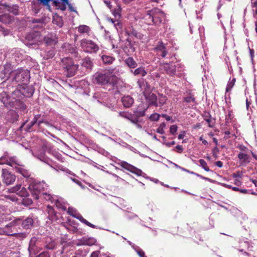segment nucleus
<instances>
[{
    "label": "nucleus",
    "mask_w": 257,
    "mask_h": 257,
    "mask_svg": "<svg viewBox=\"0 0 257 257\" xmlns=\"http://www.w3.org/2000/svg\"><path fill=\"white\" fill-rule=\"evenodd\" d=\"M93 77L94 83L104 87L110 86L113 88L118 81V79L115 75L106 72H97Z\"/></svg>",
    "instance_id": "1"
},
{
    "label": "nucleus",
    "mask_w": 257,
    "mask_h": 257,
    "mask_svg": "<svg viewBox=\"0 0 257 257\" xmlns=\"http://www.w3.org/2000/svg\"><path fill=\"white\" fill-rule=\"evenodd\" d=\"M61 67L67 77H71L74 76L78 69L79 65L75 64L70 57H64L61 59Z\"/></svg>",
    "instance_id": "2"
},
{
    "label": "nucleus",
    "mask_w": 257,
    "mask_h": 257,
    "mask_svg": "<svg viewBox=\"0 0 257 257\" xmlns=\"http://www.w3.org/2000/svg\"><path fill=\"white\" fill-rule=\"evenodd\" d=\"M2 101L5 106L8 108H15L22 112L27 108V106L24 102L15 98L10 99L7 97L6 99L4 97Z\"/></svg>",
    "instance_id": "3"
},
{
    "label": "nucleus",
    "mask_w": 257,
    "mask_h": 257,
    "mask_svg": "<svg viewBox=\"0 0 257 257\" xmlns=\"http://www.w3.org/2000/svg\"><path fill=\"white\" fill-rule=\"evenodd\" d=\"M13 75H14L13 81L22 84L27 83L30 78V72L27 70L17 69L13 72Z\"/></svg>",
    "instance_id": "4"
},
{
    "label": "nucleus",
    "mask_w": 257,
    "mask_h": 257,
    "mask_svg": "<svg viewBox=\"0 0 257 257\" xmlns=\"http://www.w3.org/2000/svg\"><path fill=\"white\" fill-rule=\"evenodd\" d=\"M80 47L86 53H96L99 49L98 46L93 41L86 39H83L80 41Z\"/></svg>",
    "instance_id": "5"
},
{
    "label": "nucleus",
    "mask_w": 257,
    "mask_h": 257,
    "mask_svg": "<svg viewBox=\"0 0 257 257\" xmlns=\"http://www.w3.org/2000/svg\"><path fill=\"white\" fill-rule=\"evenodd\" d=\"M34 92V87L32 85H28L27 83H26L21 85L19 89L14 91V94H22L27 97H31L33 96Z\"/></svg>",
    "instance_id": "6"
},
{
    "label": "nucleus",
    "mask_w": 257,
    "mask_h": 257,
    "mask_svg": "<svg viewBox=\"0 0 257 257\" xmlns=\"http://www.w3.org/2000/svg\"><path fill=\"white\" fill-rule=\"evenodd\" d=\"M28 189L35 199H38L40 197H41V195L44 193L43 192L44 187L40 183H34L32 182L29 185Z\"/></svg>",
    "instance_id": "7"
},
{
    "label": "nucleus",
    "mask_w": 257,
    "mask_h": 257,
    "mask_svg": "<svg viewBox=\"0 0 257 257\" xmlns=\"http://www.w3.org/2000/svg\"><path fill=\"white\" fill-rule=\"evenodd\" d=\"M68 213L72 216V217L77 218L80 221L82 222L83 223L86 224V225L92 228H95L96 226L92 224L90 222H88L85 219H84L83 216L75 210L73 209L72 208L69 207L67 211Z\"/></svg>",
    "instance_id": "8"
},
{
    "label": "nucleus",
    "mask_w": 257,
    "mask_h": 257,
    "mask_svg": "<svg viewBox=\"0 0 257 257\" xmlns=\"http://www.w3.org/2000/svg\"><path fill=\"white\" fill-rule=\"evenodd\" d=\"M117 164L124 169L134 173L138 176L141 175L142 171L141 170L136 168L134 166L124 161H120L117 163Z\"/></svg>",
    "instance_id": "9"
},
{
    "label": "nucleus",
    "mask_w": 257,
    "mask_h": 257,
    "mask_svg": "<svg viewBox=\"0 0 257 257\" xmlns=\"http://www.w3.org/2000/svg\"><path fill=\"white\" fill-rule=\"evenodd\" d=\"M3 182L7 185L12 184L16 180V176L6 169H2Z\"/></svg>",
    "instance_id": "10"
},
{
    "label": "nucleus",
    "mask_w": 257,
    "mask_h": 257,
    "mask_svg": "<svg viewBox=\"0 0 257 257\" xmlns=\"http://www.w3.org/2000/svg\"><path fill=\"white\" fill-rule=\"evenodd\" d=\"M150 13L154 18V24L156 25L161 24L165 16L164 13L157 8L151 10Z\"/></svg>",
    "instance_id": "11"
},
{
    "label": "nucleus",
    "mask_w": 257,
    "mask_h": 257,
    "mask_svg": "<svg viewBox=\"0 0 257 257\" xmlns=\"http://www.w3.org/2000/svg\"><path fill=\"white\" fill-rule=\"evenodd\" d=\"M10 193H15L21 197H28L29 195L27 190L21 184H17L15 186L9 189Z\"/></svg>",
    "instance_id": "12"
},
{
    "label": "nucleus",
    "mask_w": 257,
    "mask_h": 257,
    "mask_svg": "<svg viewBox=\"0 0 257 257\" xmlns=\"http://www.w3.org/2000/svg\"><path fill=\"white\" fill-rule=\"evenodd\" d=\"M154 49L158 56L163 58L165 57L168 54L166 45L161 41L158 43Z\"/></svg>",
    "instance_id": "13"
},
{
    "label": "nucleus",
    "mask_w": 257,
    "mask_h": 257,
    "mask_svg": "<svg viewBox=\"0 0 257 257\" xmlns=\"http://www.w3.org/2000/svg\"><path fill=\"white\" fill-rule=\"evenodd\" d=\"M46 210L48 214V218L50 220H51L52 221H54L58 220L59 215L55 211L53 207L49 205H48Z\"/></svg>",
    "instance_id": "14"
},
{
    "label": "nucleus",
    "mask_w": 257,
    "mask_h": 257,
    "mask_svg": "<svg viewBox=\"0 0 257 257\" xmlns=\"http://www.w3.org/2000/svg\"><path fill=\"white\" fill-rule=\"evenodd\" d=\"M237 158L239 160V163L240 166H246L247 164L249 163L251 161L250 157L244 153L240 152L237 155Z\"/></svg>",
    "instance_id": "15"
},
{
    "label": "nucleus",
    "mask_w": 257,
    "mask_h": 257,
    "mask_svg": "<svg viewBox=\"0 0 257 257\" xmlns=\"http://www.w3.org/2000/svg\"><path fill=\"white\" fill-rule=\"evenodd\" d=\"M163 69L167 74L170 76H174L175 75L176 71V66L172 63H164Z\"/></svg>",
    "instance_id": "16"
},
{
    "label": "nucleus",
    "mask_w": 257,
    "mask_h": 257,
    "mask_svg": "<svg viewBox=\"0 0 257 257\" xmlns=\"http://www.w3.org/2000/svg\"><path fill=\"white\" fill-rule=\"evenodd\" d=\"M145 96L149 106H158V103L157 102V97L156 94L149 93L147 94H145Z\"/></svg>",
    "instance_id": "17"
},
{
    "label": "nucleus",
    "mask_w": 257,
    "mask_h": 257,
    "mask_svg": "<svg viewBox=\"0 0 257 257\" xmlns=\"http://www.w3.org/2000/svg\"><path fill=\"white\" fill-rule=\"evenodd\" d=\"M44 41L47 46L51 47L54 46L58 43L57 38L56 35L45 36L44 38Z\"/></svg>",
    "instance_id": "18"
},
{
    "label": "nucleus",
    "mask_w": 257,
    "mask_h": 257,
    "mask_svg": "<svg viewBox=\"0 0 257 257\" xmlns=\"http://www.w3.org/2000/svg\"><path fill=\"white\" fill-rule=\"evenodd\" d=\"M81 65L82 67H84L89 72L91 70L93 63L90 57H86L82 60Z\"/></svg>",
    "instance_id": "19"
},
{
    "label": "nucleus",
    "mask_w": 257,
    "mask_h": 257,
    "mask_svg": "<svg viewBox=\"0 0 257 257\" xmlns=\"http://www.w3.org/2000/svg\"><path fill=\"white\" fill-rule=\"evenodd\" d=\"M96 243V239L93 237H83L80 240V242L78 245H85L91 246Z\"/></svg>",
    "instance_id": "20"
},
{
    "label": "nucleus",
    "mask_w": 257,
    "mask_h": 257,
    "mask_svg": "<svg viewBox=\"0 0 257 257\" xmlns=\"http://www.w3.org/2000/svg\"><path fill=\"white\" fill-rule=\"evenodd\" d=\"M16 171L17 173L21 174L24 177L26 178H29L32 179V178L31 177V174L29 170L26 169L23 167H21L20 165L16 168Z\"/></svg>",
    "instance_id": "21"
},
{
    "label": "nucleus",
    "mask_w": 257,
    "mask_h": 257,
    "mask_svg": "<svg viewBox=\"0 0 257 257\" xmlns=\"http://www.w3.org/2000/svg\"><path fill=\"white\" fill-rule=\"evenodd\" d=\"M121 101L124 107L129 108L134 103V99L129 95L124 96L121 98Z\"/></svg>",
    "instance_id": "22"
},
{
    "label": "nucleus",
    "mask_w": 257,
    "mask_h": 257,
    "mask_svg": "<svg viewBox=\"0 0 257 257\" xmlns=\"http://www.w3.org/2000/svg\"><path fill=\"white\" fill-rule=\"evenodd\" d=\"M39 242L40 241L36 237H32L30 240L29 247V249L30 251H35L36 250V248L39 245Z\"/></svg>",
    "instance_id": "23"
},
{
    "label": "nucleus",
    "mask_w": 257,
    "mask_h": 257,
    "mask_svg": "<svg viewBox=\"0 0 257 257\" xmlns=\"http://www.w3.org/2000/svg\"><path fill=\"white\" fill-rule=\"evenodd\" d=\"M8 165L13 167L15 170L20 166L18 160L16 157H8Z\"/></svg>",
    "instance_id": "24"
},
{
    "label": "nucleus",
    "mask_w": 257,
    "mask_h": 257,
    "mask_svg": "<svg viewBox=\"0 0 257 257\" xmlns=\"http://www.w3.org/2000/svg\"><path fill=\"white\" fill-rule=\"evenodd\" d=\"M183 101L187 103H195L196 104V98L194 95L191 92H189L187 96H185L183 98Z\"/></svg>",
    "instance_id": "25"
},
{
    "label": "nucleus",
    "mask_w": 257,
    "mask_h": 257,
    "mask_svg": "<svg viewBox=\"0 0 257 257\" xmlns=\"http://www.w3.org/2000/svg\"><path fill=\"white\" fill-rule=\"evenodd\" d=\"M124 62L125 64L130 68H135L137 66V62L132 57H129L127 58L124 60Z\"/></svg>",
    "instance_id": "26"
},
{
    "label": "nucleus",
    "mask_w": 257,
    "mask_h": 257,
    "mask_svg": "<svg viewBox=\"0 0 257 257\" xmlns=\"http://www.w3.org/2000/svg\"><path fill=\"white\" fill-rule=\"evenodd\" d=\"M132 72H133V74L135 75H140L142 77L145 76L147 74V72L144 67H140L136 69L134 71L132 70Z\"/></svg>",
    "instance_id": "27"
},
{
    "label": "nucleus",
    "mask_w": 257,
    "mask_h": 257,
    "mask_svg": "<svg viewBox=\"0 0 257 257\" xmlns=\"http://www.w3.org/2000/svg\"><path fill=\"white\" fill-rule=\"evenodd\" d=\"M90 28L86 25H80L78 27V32L81 34H86L89 35L90 32Z\"/></svg>",
    "instance_id": "28"
},
{
    "label": "nucleus",
    "mask_w": 257,
    "mask_h": 257,
    "mask_svg": "<svg viewBox=\"0 0 257 257\" xmlns=\"http://www.w3.org/2000/svg\"><path fill=\"white\" fill-rule=\"evenodd\" d=\"M131 122L134 123V124L136 125V126L139 128H142V126L141 124H139V116L136 115L134 114H131L129 118L128 119Z\"/></svg>",
    "instance_id": "29"
},
{
    "label": "nucleus",
    "mask_w": 257,
    "mask_h": 257,
    "mask_svg": "<svg viewBox=\"0 0 257 257\" xmlns=\"http://www.w3.org/2000/svg\"><path fill=\"white\" fill-rule=\"evenodd\" d=\"M0 22L4 24H9L12 22L11 17L7 14L0 15Z\"/></svg>",
    "instance_id": "30"
},
{
    "label": "nucleus",
    "mask_w": 257,
    "mask_h": 257,
    "mask_svg": "<svg viewBox=\"0 0 257 257\" xmlns=\"http://www.w3.org/2000/svg\"><path fill=\"white\" fill-rule=\"evenodd\" d=\"M33 219L31 218H27L22 221V226L25 229H28L32 225Z\"/></svg>",
    "instance_id": "31"
},
{
    "label": "nucleus",
    "mask_w": 257,
    "mask_h": 257,
    "mask_svg": "<svg viewBox=\"0 0 257 257\" xmlns=\"http://www.w3.org/2000/svg\"><path fill=\"white\" fill-rule=\"evenodd\" d=\"M103 62L105 64L109 65L113 63L115 60V58L113 57L108 56V55H102L101 57Z\"/></svg>",
    "instance_id": "32"
},
{
    "label": "nucleus",
    "mask_w": 257,
    "mask_h": 257,
    "mask_svg": "<svg viewBox=\"0 0 257 257\" xmlns=\"http://www.w3.org/2000/svg\"><path fill=\"white\" fill-rule=\"evenodd\" d=\"M150 12V10L147 12V14L144 16V19L147 24L150 25L152 23H153L154 24V18Z\"/></svg>",
    "instance_id": "33"
},
{
    "label": "nucleus",
    "mask_w": 257,
    "mask_h": 257,
    "mask_svg": "<svg viewBox=\"0 0 257 257\" xmlns=\"http://www.w3.org/2000/svg\"><path fill=\"white\" fill-rule=\"evenodd\" d=\"M40 117V115H36L34 117L32 121H31V122L28 125V127L29 130H30L31 127L34 126L35 124L38 123V119Z\"/></svg>",
    "instance_id": "34"
},
{
    "label": "nucleus",
    "mask_w": 257,
    "mask_h": 257,
    "mask_svg": "<svg viewBox=\"0 0 257 257\" xmlns=\"http://www.w3.org/2000/svg\"><path fill=\"white\" fill-rule=\"evenodd\" d=\"M200 166L206 172L210 171L209 168L207 166V163L203 159L199 160Z\"/></svg>",
    "instance_id": "35"
},
{
    "label": "nucleus",
    "mask_w": 257,
    "mask_h": 257,
    "mask_svg": "<svg viewBox=\"0 0 257 257\" xmlns=\"http://www.w3.org/2000/svg\"><path fill=\"white\" fill-rule=\"evenodd\" d=\"M236 81L235 78H233L232 80H230L228 84L227 85L226 88V91L228 92L231 90L232 88L234 86L235 82Z\"/></svg>",
    "instance_id": "36"
},
{
    "label": "nucleus",
    "mask_w": 257,
    "mask_h": 257,
    "mask_svg": "<svg viewBox=\"0 0 257 257\" xmlns=\"http://www.w3.org/2000/svg\"><path fill=\"white\" fill-rule=\"evenodd\" d=\"M22 200L21 203L22 204L28 206L31 205L33 203V201L31 199L27 198V197H24Z\"/></svg>",
    "instance_id": "37"
},
{
    "label": "nucleus",
    "mask_w": 257,
    "mask_h": 257,
    "mask_svg": "<svg viewBox=\"0 0 257 257\" xmlns=\"http://www.w3.org/2000/svg\"><path fill=\"white\" fill-rule=\"evenodd\" d=\"M166 125L165 122H162V123H161L157 129V133L160 134H164L165 133L164 129L166 127Z\"/></svg>",
    "instance_id": "38"
},
{
    "label": "nucleus",
    "mask_w": 257,
    "mask_h": 257,
    "mask_svg": "<svg viewBox=\"0 0 257 257\" xmlns=\"http://www.w3.org/2000/svg\"><path fill=\"white\" fill-rule=\"evenodd\" d=\"M111 21L114 24V26L117 31L122 29V24L120 22L118 21H113L112 19H111Z\"/></svg>",
    "instance_id": "39"
},
{
    "label": "nucleus",
    "mask_w": 257,
    "mask_h": 257,
    "mask_svg": "<svg viewBox=\"0 0 257 257\" xmlns=\"http://www.w3.org/2000/svg\"><path fill=\"white\" fill-rule=\"evenodd\" d=\"M160 116V115L159 114L157 113H154L150 115L149 119L151 121H158L159 119Z\"/></svg>",
    "instance_id": "40"
},
{
    "label": "nucleus",
    "mask_w": 257,
    "mask_h": 257,
    "mask_svg": "<svg viewBox=\"0 0 257 257\" xmlns=\"http://www.w3.org/2000/svg\"><path fill=\"white\" fill-rule=\"evenodd\" d=\"M56 243L54 241H51L48 243H47L45 245L46 248L48 249H53L55 247Z\"/></svg>",
    "instance_id": "41"
},
{
    "label": "nucleus",
    "mask_w": 257,
    "mask_h": 257,
    "mask_svg": "<svg viewBox=\"0 0 257 257\" xmlns=\"http://www.w3.org/2000/svg\"><path fill=\"white\" fill-rule=\"evenodd\" d=\"M0 164L8 165V157L3 156L0 158Z\"/></svg>",
    "instance_id": "42"
},
{
    "label": "nucleus",
    "mask_w": 257,
    "mask_h": 257,
    "mask_svg": "<svg viewBox=\"0 0 257 257\" xmlns=\"http://www.w3.org/2000/svg\"><path fill=\"white\" fill-rule=\"evenodd\" d=\"M41 198H43L48 201H51V199L52 197L50 194H47V193H44L43 194H42V195H41Z\"/></svg>",
    "instance_id": "43"
},
{
    "label": "nucleus",
    "mask_w": 257,
    "mask_h": 257,
    "mask_svg": "<svg viewBox=\"0 0 257 257\" xmlns=\"http://www.w3.org/2000/svg\"><path fill=\"white\" fill-rule=\"evenodd\" d=\"M177 126L175 124L172 125L170 127V133L174 135L177 131Z\"/></svg>",
    "instance_id": "44"
},
{
    "label": "nucleus",
    "mask_w": 257,
    "mask_h": 257,
    "mask_svg": "<svg viewBox=\"0 0 257 257\" xmlns=\"http://www.w3.org/2000/svg\"><path fill=\"white\" fill-rule=\"evenodd\" d=\"M71 53L73 54V56L76 58L79 59L81 58V56H80L78 52L76 51L74 48H73L72 51L71 52Z\"/></svg>",
    "instance_id": "45"
},
{
    "label": "nucleus",
    "mask_w": 257,
    "mask_h": 257,
    "mask_svg": "<svg viewBox=\"0 0 257 257\" xmlns=\"http://www.w3.org/2000/svg\"><path fill=\"white\" fill-rule=\"evenodd\" d=\"M131 114V113H127L125 112H120L119 113V116H120L122 117L125 118L127 119L129 118V117Z\"/></svg>",
    "instance_id": "46"
},
{
    "label": "nucleus",
    "mask_w": 257,
    "mask_h": 257,
    "mask_svg": "<svg viewBox=\"0 0 257 257\" xmlns=\"http://www.w3.org/2000/svg\"><path fill=\"white\" fill-rule=\"evenodd\" d=\"M242 176V172L237 171L236 173H234L232 174V177L234 178H241Z\"/></svg>",
    "instance_id": "47"
},
{
    "label": "nucleus",
    "mask_w": 257,
    "mask_h": 257,
    "mask_svg": "<svg viewBox=\"0 0 257 257\" xmlns=\"http://www.w3.org/2000/svg\"><path fill=\"white\" fill-rule=\"evenodd\" d=\"M137 253L138 254V255L140 256V257H147L146 255H145V253L144 252V251L141 249H139L137 250Z\"/></svg>",
    "instance_id": "48"
},
{
    "label": "nucleus",
    "mask_w": 257,
    "mask_h": 257,
    "mask_svg": "<svg viewBox=\"0 0 257 257\" xmlns=\"http://www.w3.org/2000/svg\"><path fill=\"white\" fill-rule=\"evenodd\" d=\"M36 257H50V256L48 252L44 251Z\"/></svg>",
    "instance_id": "49"
},
{
    "label": "nucleus",
    "mask_w": 257,
    "mask_h": 257,
    "mask_svg": "<svg viewBox=\"0 0 257 257\" xmlns=\"http://www.w3.org/2000/svg\"><path fill=\"white\" fill-rule=\"evenodd\" d=\"M176 149L177 150V152L179 153H181L183 150V148L182 146L177 145L176 146Z\"/></svg>",
    "instance_id": "50"
},
{
    "label": "nucleus",
    "mask_w": 257,
    "mask_h": 257,
    "mask_svg": "<svg viewBox=\"0 0 257 257\" xmlns=\"http://www.w3.org/2000/svg\"><path fill=\"white\" fill-rule=\"evenodd\" d=\"M251 7L252 9H255V10H253V15H254V14H257V4H254V5H251Z\"/></svg>",
    "instance_id": "51"
},
{
    "label": "nucleus",
    "mask_w": 257,
    "mask_h": 257,
    "mask_svg": "<svg viewBox=\"0 0 257 257\" xmlns=\"http://www.w3.org/2000/svg\"><path fill=\"white\" fill-rule=\"evenodd\" d=\"M215 165L219 168H221L223 166V163L220 161H218L215 162Z\"/></svg>",
    "instance_id": "52"
},
{
    "label": "nucleus",
    "mask_w": 257,
    "mask_h": 257,
    "mask_svg": "<svg viewBox=\"0 0 257 257\" xmlns=\"http://www.w3.org/2000/svg\"><path fill=\"white\" fill-rule=\"evenodd\" d=\"M63 251L61 250V251H57L55 253V257H61V255L63 253Z\"/></svg>",
    "instance_id": "53"
},
{
    "label": "nucleus",
    "mask_w": 257,
    "mask_h": 257,
    "mask_svg": "<svg viewBox=\"0 0 257 257\" xmlns=\"http://www.w3.org/2000/svg\"><path fill=\"white\" fill-rule=\"evenodd\" d=\"M162 116L165 118L167 121H169L171 119V117L166 114H162Z\"/></svg>",
    "instance_id": "54"
},
{
    "label": "nucleus",
    "mask_w": 257,
    "mask_h": 257,
    "mask_svg": "<svg viewBox=\"0 0 257 257\" xmlns=\"http://www.w3.org/2000/svg\"><path fill=\"white\" fill-rule=\"evenodd\" d=\"M8 198L10 199L13 201H15L17 200V198L16 196H13V195H9L8 196Z\"/></svg>",
    "instance_id": "55"
},
{
    "label": "nucleus",
    "mask_w": 257,
    "mask_h": 257,
    "mask_svg": "<svg viewBox=\"0 0 257 257\" xmlns=\"http://www.w3.org/2000/svg\"><path fill=\"white\" fill-rule=\"evenodd\" d=\"M104 3L105 4L107 7H108L109 9H111V5H110V2L109 1L104 0Z\"/></svg>",
    "instance_id": "56"
},
{
    "label": "nucleus",
    "mask_w": 257,
    "mask_h": 257,
    "mask_svg": "<svg viewBox=\"0 0 257 257\" xmlns=\"http://www.w3.org/2000/svg\"><path fill=\"white\" fill-rule=\"evenodd\" d=\"M175 144V141H172V142H168L166 144V145L167 146V147H170L171 146L174 145Z\"/></svg>",
    "instance_id": "57"
},
{
    "label": "nucleus",
    "mask_w": 257,
    "mask_h": 257,
    "mask_svg": "<svg viewBox=\"0 0 257 257\" xmlns=\"http://www.w3.org/2000/svg\"><path fill=\"white\" fill-rule=\"evenodd\" d=\"M205 121L208 123V126L209 127H212L213 125L211 124V120L210 118H206L205 119Z\"/></svg>",
    "instance_id": "58"
},
{
    "label": "nucleus",
    "mask_w": 257,
    "mask_h": 257,
    "mask_svg": "<svg viewBox=\"0 0 257 257\" xmlns=\"http://www.w3.org/2000/svg\"><path fill=\"white\" fill-rule=\"evenodd\" d=\"M11 113L13 114V115H14L16 120H17L19 117V115L18 114V113L15 111H12Z\"/></svg>",
    "instance_id": "59"
},
{
    "label": "nucleus",
    "mask_w": 257,
    "mask_h": 257,
    "mask_svg": "<svg viewBox=\"0 0 257 257\" xmlns=\"http://www.w3.org/2000/svg\"><path fill=\"white\" fill-rule=\"evenodd\" d=\"M46 123V124L47 123V122H46V121H43L42 120H39V121H38V126L40 127L41 124V123Z\"/></svg>",
    "instance_id": "60"
},
{
    "label": "nucleus",
    "mask_w": 257,
    "mask_h": 257,
    "mask_svg": "<svg viewBox=\"0 0 257 257\" xmlns=\"http://www.w3.org/2000/svg\"><path fill=\"white\" fill-rule=\"evenodd\" d=\"M251 155L252 157L255 160H257V154H256L255 153L251 152Z\"/></svg>",
    "instance_id": "61"
},
{
    "label": "nucleus",
    "mask_w": 257,
    "mask_h": 257,
    "mask_svg": "<svg viewBox=\"0 0 257 257\" xmlns=\"http://www.w3.org/2000/svg\"><path fill=\"white\" fill-rule=\"evenodd\" d=\"M250 104V102L248 101V99L247 98L246 99V106L247 109H248Z\"/></svg>",
    "instance_id": "62"
},
{
    "label": "nucleus",
    "mask_w": 257,
    "mask_h": 257,
    "mask_svg": "<svg viewBox=\"0 0 257 257\" xmlns=\"http://www.w3.org/2000/svg\"><path fill=\"white\" fill-rule=\"evenodd\" d=\"M212 152H213V153L214 154L215 152H219V149L218 148H217V147L216 146L215 147H214L213 148V149L212 150Z\"/></svg>",
    "instance_id": "63"
},
{
    "label": "nucleus",
    "mask_w": 257,
    "mask_h": 257,
    "mask_svg": "<svg viewBox=\"0 0 257 257\" xmlns=\"http://www.w3.org/2000/svg\"><path fill=\"white\" fill-rule=\"evenodd\" d=\"M213 142L215 143V145L217 146L218 145V141L216 138H212Z\"/></svg>",
    "instance_id": "64"
}]
</instances>
